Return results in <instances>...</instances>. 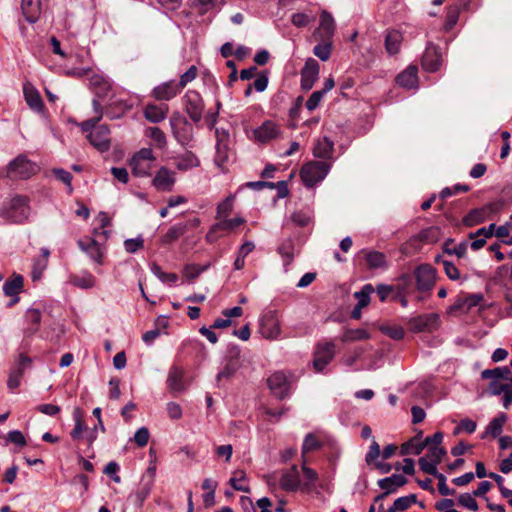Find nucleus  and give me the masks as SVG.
Listing matches in <instances>:
<instances>
[{"label": "nucleus", "instance_id": "obj_1", "mask_svg": "<svg viewBox=\"0 0 512 512\" xmlns=\"http://www.w3.org/2000/svg\"><path fill=\"white\" fill-rule=\"evenodd\" d=\"M29 198L16 195L0 207V217L9 223L22 224L30 216Z\"/></svg>", "mask_w": 512, "mask_h": 512}, {"label": "nucleus", "instance_id": "obj_2", "mask_svg": "<svg viewBox=\"0 0 512 512\" xmlns=\"http://www.w3.org/2000/svg\"><path fill=\"white\" fill-rule=\"evenodd\" d=\"M330 168L326 161H311L302 166L300 176L305 186L313 187L327 176Z\"/></svg>", "mask_w": 512, "mask_h": 512}, {"label": "nucleus", "instance_id": "obj_3", "mask_svg": "<svg viewBox=\"0 0 512 512\" xmlns=\"http://www.w3.org/2000/svg\"><path fill=\"white\" fill-rule=\"evenodd\" d=\"M169 123L176 141L182 146H187L193 139L191 123L180 112H174L170 117Z\"/></svg>", "mask_w": 512, "mask_h": 512}, {"label": "nucleus", "instance_id": "obj_4", "mask_svg": "<svg viewBox=\"0 0 512 512\" xmlns=\"http://www.w3.org/2000/svg\"><path fill=\"white\" fill-rule=\"evenodd\" d=\"M500 207V203L491 202L483 207L472 209L463 218V224L466 227H473L475 225L481 224L485 222L487 219L492 218L494 214L498 213Z\"/></svg>", "mask_w": 512, "mask_h": 512}, {"label": "nucleus", "instance_id": "obj_5", "mask_svg": "<svg viewBox=\"0 0 512 512\" xmlns=\"http://www.w3.org/2000/svg\"><path fill=\"white\" fill-rule=\"evenodd\" d=\"M416 289L421 292H429L436 282V269L430 264H421L414 270Z\"/></svg>", "mask_w": 512, "mask_h": 512}, {"label": "nucleus", "instance_id": "obj_6", "mask_svg": "<svg viewBox=\"0 0 512 512\" xmlns=\"http://www.w3.org/2000/svg\"><path fill=\"white\" fill-rule=\"evenodd\" d=\"M185 111L194 123H199L205 109L204 101L195 90H188L183 97Z\"/></svg>", "mask_w": 512, "mask_h": 512}, {"label": "nucleus", "instance_id": "obj_7", "mask_svg": "<svg viewBox=\"0 0 512 512\" xmlns=\"http://www.w3.org/2000/svg\"><path fill=\"white\" fill-rule=\"evenodd\" d=\"M407 324L414 333L433 332L439 326V315L436 313L421 314L409 318Z\"/></svg>", "mask_w": 512, "mask_h": 512}, {"label": "nucleus", "instance_id": "obj_8", "mask_svg": "<svg viewBox=\"0 0 512 512\" xmlns=\"http://www.w3.org/2000/svg\"><path fill=\"white\" fill-rule=\"evenodd\" d=\"M335 356L333 342H320L314 351L313 366L317 372H322Z\"/></svg>", "mask_w": 512, "mask_h": 512}, {"label": "nucleus", "instance_id": "obj_9", "mask_svg": "<svg viewBox=\"0 0 512 512\" xmlns=\"http://www.w3.org/2000/svg\"><path fill=\"white\" fill-rule=\"evenodd\" d=\"M335 21L333 16L326 10L320 14L319 26L315 29L313 37L315 40H331L333 41L335 33Z\"/></svg>", "mask_w": 512, "mask_h": 512}, {"label": "nucleus", "instance_id": "obj_10", "mask_svg": "<svg viewBox=\"0 0 512 512\" xmlns=\"http://www.w3.org/2000/svg\"><path fill=\"white\" fill-rule=\"evenodd\" d=\"M267 384L272 394L282 400L289 395L290 384L286 375L281 372L273 373L268 379Z\"/></svg>", "mask_w": 512, "mask_h": 512}, {"label": "nucleus", "instance_id": "obj_11", "mask_svg": "<svg viewBox=\"0 0 512 512\" xmlns=\"http://www.w3.org/2000/svg\"><path fill=\"white\" fill-rule=\"evenodd\" d=\"M320 66L314 58H308L301 70V88L309 91L319 76Z\"/></svg>", "mask_w": 512, "mask_h": 512}, {"label": "nucleus", "instance_id": "obj_12", "mask_svg": "<svg viewBox=\"0 0 512 512\" xmlns=\"http://www.w3.org/2000/svg\"><path fill=\"white\" fill-rule=\"evenodd\" d=\"M422 67L427 72H436L442 65V53L440 48L429 43L422 57Z\"/></svg>", "mask_w": 512, "mask_h": 512}, {"label": "nucleus", "instance_id": "obj_13", "mask_svg": "<svg viewBox=\"0 0 512 512\" xmlns=\"http://www.w3.org/2000/svg\"><path fill=\"white\" fill-rule=\"evenodd\" d=\"M281 332L280 322L273 313L264 315L260 320L259 333L266 339L274 340Z\"/></svg>", "mask_w": 512, "mask_h": 512}, {"label": "nucleus", "instance_id": "obj_14", "mask_svg": "<svg viewBox=\"0 0 512 512\" xmlns=\"http://www.w3.org/2000/svg\"><path fill=\"white\" fill-rule=\"evenodd\" d=\"M91 145L99 151L104 152L110 148V130L107 125L97 126L93 132L87 135Z\"/></svg>", "mask_w": 512, "mask_h": 512}, {"label": "nucleus", "instance_id": "obj_15", "mask_svg": "<svg viewBox=\"0 0 512 512\" xmlns=\"http://www.w3.org/2000/svg\"><path fill=\"white\" fill-rule=\"evenodd\" d=\"M35 166L25 156H18L8 165V173L20 178H28L34 173Z\"/></svg>", "mask_w": 512, "mask_h": 512}, {"label": "nucleus", "instance_id": "obj_16", "mask_svg": "<svg viewBox=\"0 0 512 512\" xmlns=\"http://www.w3.org/2000/svg\"><path fill=\"white\" fill-rule=\"evenodd\" d=\"M280 486L287 492H295L301 486L300 473L298 467L293 465L290 469L285 470L280 478Z\"/></svg>", "mask_w": 512, "mask_h": 512}, {"label": "nucleus", "instance_id": "obj_17", "mask_svg": "<svg viewBox=\"0 0 512 512\" xmlns=\"http://www.w3.org/2000/svg\"><path fill=\"white\" fill-rule=\"evenodd\" d=\"M181 92L180 87L174 81H167L156 86L152 91V96L159 101H169Z\"/></svg>", "mask_w": 512, "mask_h": 512}, {"label": "nucleus", "instance_id": "obj_18", "mask_svg": "<svg viewBox=\"0 0 512 512\" xmlns=\"http://www.w3.org/2000/svg\"><path fill=\"white\" fill-rule=\"evenodd\" d=\"M253 134L255 140L261 143H266L279 136L280 128L276 123L267 120L263 122L260 127L256 128L253 131Z\"/></svg>", "mask_w": 512, "mask_h": 512}, {"label": "nucleus", "instance_id": "obj_19", "mask_svg": "<svg viewBox=\"0 0 512 512\" xmlns=\"http://www.w3.org/2000/svg\"><path fill=\"white\" fill-rule=\"evenodd\" d=\"M24 98L30 109L37 113H43L44 102L41 98L40 93L30 83H26L23 86Z\"/></svg>", "mask_w": 512, "mask_h": 512}, {"label": "nucleus", "instance_id": "obj_20", "mask_svg": "<svg viewBox=\"0 0 512 512\" xmlns=\"http://www.w3.org/2000/svg\"><path fill=\"white\" fill-rule=\"evenodd\" d=\"M175 183L174 172L170 171L165 166H162L156 173L152 184L153 186L162 191H170Z\"/></svg>", "mask_w": 512, "mask_h": 512}, {"label": "nucleus", "instance_id": "obj_21", "mask_svg": "<svg viewBox=\"0 0 512 512\" xmlns=\"http://www.w3.org/2000/svg\"><path fill=\"white\" fill-rule=\"evenodd\" d=\"M417 67L410 65L396 77V83L403 88L413 89L418 86Z\"/></svg>", "mask_w": 512, "mask_h": 512}, {"label": "nucleus", "instance_id": "obj_22", "mask_svg": "<svg viewBox=\"0 0 512 512\" xmlns=\"http://www.w3.org/2000/svg\"><path fill=\"white\" fill-rule=\"evenodd\" d=\"M168 111L167 104H147L144 108V116L151 123H159L167 117Z\"/></svg>", "mask_w": 512, "mask_h": 512}, {"label": "nucleus", "instance_id": "obj_23", "mask_svg": "<svg viewBox=\"0 0 512 512\" xmlns=\"http://www.w3.org/2000/svg\"><path fill=\"white\" fill-rule=\"evenodd\" d=\"M407 483V479L400 474H393L389 477L379 479L377 484L384 490V495L394 493L397 488L404 486Z\"/></svg>", "mask_w": 512, "mask_h": 512}, {"label": "nucleus", "instance_id": "obj_24", "mask_svg": "<svg viewBox=\"0 0 512 512\" xmlns=\"http://www.w3.org/2000/svg\"><path fill=\"white\" fill-rule=\"evenodd\" d=\"M183 371L176 366H173L168 373L167 385L174 392H183L187 389V383L184 381Z\"/></svg>", "mask_w": 512, "mask_h": 512}, {"label": "nucleus", "instance_id": "obj_25", "mask_svg": "<svg viewBox=\"0 0 512 512\" xmlns=\"http://www.w3.org/2000/svg\"><path fill=\"white\" fill-rule=\"evenodd\" d=\"M77 245L93 261H95L98 264H102L103 253L101 251V247H100L99 243L96 240L90 239L88 242H85L80 239L77 241Z\"/></svg>", "mask_w": 512, "mask_h": 512}, {"label": "nucleus", "instance_id": "obj_26", "mask_svg": "<svg viewBox=\"0 0 512 512\" xmlns=\"http://www.w3.org/2000/svg\"><path fill=\"white\" fill-rule=\"evenodd\" d=\"M334 142L328 137L318 139L314 148L313 155L320 159H330L333 155Z\"/></svg>", "mask_w": 512, "mask_h": 512}, {"label": "nucleus", "instance_id": "obj_27", "mask_svg": "<svg viewBox=\"0 0 512 512\" xmlns=\"http://www.w3.org/2000/svg\"><path fill=\"white\" fill-rule=\"evenodd\" d=\"M21 9L26 21L35 23L40 15V0H22Z\"/></svg>", "mask_w": 512, "mask_h": 512}, {"label": "nucleus", "instance_id": "obj_28", "mask_svg": "<svg viewBox=\"0 0 512 512\" xmlns=\"http://www.w3.org/2000/svg\"><path fill=\"white\" fill-rule=\"evenodd\" d=\"M365 260L369 269L386 270L389 266L385 254L376 250L366 251Z\"/></svg>", "mask_w": 512, "mask_h": 512}, {"label": "nucleus", "instance_id": "obj_29", "mask_svg": "<svg viewBox=\"0 0 512 512\" xmlns=\"http://www.w3.org/2000/svg\"><path fill=\"white\" fill-rule=\"evenodd\" d=\"M199 165V159L194 153L190 151H187L183 155L176 157L174 160V166L179 171H187L192 168L198 167Z\"/></svg>", "mask_w": 512, "mask_h": 512}, {"label": "nucleus", "instance_id": "obj_30", "mask_svg": "<svg viewBox=\"0 0 512 512\" xmlns=\"http://www.w3.org/2000/svg\"><path fill=\"white\" fill-rule=\"evenodd\" d=\"M506 421V414L503 412L499 413L498 416H496L489 422L488 426L486 427L485 433L482 435V438H484L488 434L491 435L493 438H497L498 436H500Z\"/></svg>", "mask_w": 512, "mask_h": 512}, {"label": "nucleus", "instance_id": "obj_31", "mask_svg": "<svg viewBox=\"0 0 512 512\" xmlns=\"http://www.w3.org/2000/svg\"><path fill=\"white\" fill-rule=\"evenodd\" d=\"M278 253L282 257L283 264L285 268L293 262L294 260V251H295V245L292 238H288L284 240L277 249Z\"/></svg>", "mask_w": 512, "mask_h": 512}, {"label": "nucleus", "instance_id": "obj_32", "mask_svg": "<svg viewBox=\"0 0 512 512\" xmlns=\"http://www.w3.org/2000/svg\"><path fill=\"white\" fill-rule=\"evenodd\" d=\"M187 232V224H174L168 231L161 237V243L169 245L177 241L181 236Z\"/></svg>", "mask_w": 512, "mask_h": 512}, {"label": "nucleus", "instance_id": "obj_33", "mask_svg": "<svg viewBox=\"0 0 512 512\" xmlns=\"http://www.w3.org/2000/svg\"><path fill=\"white\" fill-rule=\"evenodd\" d=\"M403 36L398 30L388 31L385 37V48L390 55L398 53Z\"/></svg>", "mask_w": 512, "mask_h": 512}, {"label": "nucleus", "instance_id": "obj_34", "mask_svg": "<svg viewBox=\"0 0 512 512\" xmlns=\"http://www.w3.org/2000/svg\"><path fill=\"white\" fill-rule=\"evenodd\" d=\"M239 367L240 364L237 355L229 357L224 368L217 374V382L233 377Z\"/></svg>", "mask_w": 512, "mask_h": 512}, {"label": "nucleus", "instance_id": "obj_35", "mask_svg": "<svg viewBox=\"0 0 512 512\" xmlns=\"http://www.w3.org/2000/svg\"><path fill=\"white\" fill-rule=\"evenodd\" d=\"M317 45L313 48V54L321 61L329 60L332 52L333 41L331 40H316Z\"/></svg>", "mask_w": 512, "mask_h": 512}, {"label": "nucleus", "instance_id": "obj_36", "mask_svg": "<svg viewBox=\"0 0 512 512\" xmlns=\"http://www.w3.org/2000/svg\"><path fill=\"white\" fill-rule=\"evenodd\" d=\"M313 219L312 213L309 210H299L291 214L289 221L294 223L298 227H306L311 224ZM288 224V220L284 222V225Z\"/></svg>", "mask_w": 512, "mask_h": 512}, {"label": "nucleus", "instance_id": "obj_37", "mask_svg": "<svg viewBox=\"0 0 512 512\" xmlns=\"http://www.w3.org/2000/svg\"><path fill=\"white\" fill-rule=\"evenodd\" d=\"M70 282L81 289H90L95 286L96 278L89 272H84L82 275H73Z\"/></svg>", "mask_w": 512, "mask_h": 512}, {"label": "nucleus", "instance_id": "obj_38", "mask_svg": "<svg viewBox=\"0 0 512 512\" xmlns=\"http://www.w3.org/2000/svg\"><path fill=\"white\" fill-rule=\"evenodd\" d=\"M23 288V277L15 275L3 285V292L6 296H16Z\"/></svg>", "mask_w": 512, "mask_h": 512}, {"label": "nucleus", "instance_id": "obj_39", "mask_svg": "<svg viewBox=\"0 0 512 512\" xmlns=\"http://www.w3.org/2000/svg\"><path fill=\"white\" fill-rule=\"evenodd\" d=\"M130 106L125 101H115L106 108V115L109 119H118L124 115Z\"/></svg>", "mask_w": 512, "mask_h": 512}, {"label": "nucleus", "instance_id": "obj_40", "mask_svg": "<svg viewBox=\"0 0 512 512\" xmlns=\"http://www.w3.org/2000/svg\"><path fill=\"white\" fill-rule=\"evenodd\" d=\"M244 223H245V219L242 217H234V218L225 217L223 219L218 220V222H216L214 224V229H220V230H224L227 232H231L234 229H236L238 226H240Z\"/></svg>", "mask_w": 512, "mask_h": 512}, {"label": "nucleus", "instance_id": "obj_41", "mask_svg": "<svg viewBox=\"0 0 512 512\" xmlns=\"http://www.w3.org/2000/svg\"><path fill=\"white\" fill-rule=\"evenodd\" d=\"M425 447L426 443L424 441L417 442V437H413L401 446L400 452L401 455H419L422 453Z\"/></svg>", "mask_w": 512, "mask_h": 512}, {"label": "nucleus", "instance_id": "obj_42", "mask_svg": "<svg viewBox=\"0 0 512 512\" xmlns=\"http://www.w3.org/2000/svg\"><path fill=\"white\" fill-rule=\"evenodd\" d=\"M234 201L235 196L229 195L221 203L218 204L216 213L217 220L228 217L232 213L234 209Z\"/></svg>", "mask_w": 512, "mask_h": 512}, {"label": "nucleus", "instance_id": "obj_43", "mask_svg": "<svg viewBox=\"0 0 512 512\" xmlns=\"http://www.w3.org/2000/svg\"><path fill=\"white\" fill-rule=\"evenodd\" d=\"M130 166L132 169V173L135 176L143 177L148 176L150 173V170L153 167V162L150 161H140V160H130Z\"/></svg>", "mask_w": 512, "mask_h": 512}, {"label": "nucleus", "instance_id": "obj_44", "mask_svg": "<svg viewBox=\"0 0 512 512\" xmlns=\"http://www.w3.org/2000/svg\"><path fill=\"white\" fill-rule=\"evenodd\" d=\"M510 375L511 371L507 366L486 369L481 373L483 379H508Z\"/></svg>", "mask_w": 512, "mask_h": 512}, {"label": "nucleus", "instance_id": "obj_45", "mask_svg": "<svg viewBox=\"0 0 512 512\" xmlns=\"http://www.w3.org/2000/svg\"><path fill=\"white\" fill-rule=\"evenodd\" d=\"M374 292L372 284H365L360 291L354 293V297L358 300L359 308H364L370 303V296Z\"/></svg>", "mask_w": 512, "mask_h": 512}, {"label": "nucleus", "instance_id": "obj_46", "mask_svg": "<svg viewBox=\"0 0 512 512\" xmlns=\"http://www.w3.org/2000/svg\"><path fill=\"white\" fill-rule=\"evenodd\" d=\"M246 480V473L242 470L234 472L229 480V484L236 491L250 492V488L243 484Z\"/></svg>", "mask_w": 512, "mask_h": 512}, {"label": "nucleus", "instance_id": "obj_47", "mask_svg": "<svg viewBox=\"0 0 512 512\" xmlns=\"http://www.w3.org/2000/svg\"><path fill=\"white\" fill-rule=\"evenodd\" d=\"M151 272L163 283H175L178 280V276L175 273H166L162 268L153 263L150 266Z\"/></svg>", "mask_w": 512, "mask_h": 512}, {"label": "nucleus", "instance_id": "obj_48", "mask_svg": "<svg viewBox=\"0 0 512 512\" xmlns=\"http://www.w3.org/2000/svg\"><path fill=\"white\" fill-rule=\"evenodd\" d=\"M369 338V333L364 329H347L341 336L343 342L358 341Z\"/></svg>", "mask_w": 512, "mask_h": 512}, {"label": "nucleus", "instance_id": "obj_49", "mask_svg": "<svg viewBox=\"0 0 512 512\" xmlns=\"http://www.w3.org/2000/svg\"><path fill=\"white\" fill-rule=\"evenodd\" d=\"M146 135L150 137L159 148H164L167 144L164 132L158 127H149L146 130Z\"/></svg>", "mask_w": 512, "mask_h": 512}, {"label": "nucleus", "instance_id": "obj_50", "mask_svg": "<svg viewBox=\"0 0 512 512\" xmlns=\"http://www.w3.org/2000/svg\"><path fill=\"white\" fill-rule=\"evenodd\" d=\"M52 171H53V174L56 176V178L66 185L68 194H72V192H73V186H72L73 176H72V174L69 171L62 169V168H54Z\"/></svg>", "mask_w": 512, "mask_h": 512}, {"label": "nucleus", "instance_id": "obj_51", "mask_svg": "<svg viewBox=\"0 0 512 512\" xmlns=\"http://www.w3.org/2000/svg\"><path fill=\"white\" fill-rule=\"evenodd\" d=\"M417 503V498L415 494H410L407 496L399 497L397 498L394 503L393 507L397 511H405L407 510L412 504Z\"/></svg>", "mask_w": 512, "mask_h": 512}, {"label": "nucleus", "instance_id": "obj_52", "mask_svg": "<svg viewBox=\"0 0 512 512\" xmlns=\"http://www.w3.org/2000/svg\"><path fill=\"white\" fill-rule=\"evenodd\" d=\"M452 240L449 239L444 244V251L450 255H456L458 258H462L465 256L467 251V242H461L458 245L454 246L453 248H450V244H452Z\"/></svg>", "mask_w": 512, "mask_h": 512}, {"label": "nucleus", "instance_id": "obj_53", "mask_svg": "<svg viewBox=\"0 0 512 512\" xmlns=\"http://www.w3.org/2000/svg\"><path fill=\"white\" fill-rule=\"evenodd\" d=\"M381 332L389 336L393 340H402L405 335L403 327L398 325H384L380 328Z\"/></svg>", "mask_w": 512, "mask_h": 512}, {"label": "nucleus", "instance_id": "obj_54", "mask_svg": "<svg viewBox=\"0 0 512 512\" xmlns=\"http://www.w3.org/2000/svg\"><path fill=\"white\" fill-rule=\"evenodd\" d=\"M322 447V443L311 433L307 434L302 445V454L318 450Z\"/></svg>", "mask_w": 512, "mask_h": 512}, {"label": "nucleus", "instance_id": "obj_55", "mask_svg": "<svg viewBox=\"0 0 512 512\" xmlns=\"http://www.w3.org/2000/svg\"><path fill=\"white\" fill-rule=\"evenodd\" d=\"M209 267V264L200 266L198 264H187L184 267V275L189 280L196 279L202 272H204Z\"/></svg>", "mask_w": 512, "mask_h": 512}, {"label": "nucleus", "instance_id": "obj_56", "mask_svg": "<svg viewBox=\"0 0 512 512\" xmlns=\"http://www.w3.org/2000/svg\"><path fill=\"white\" fill-rule=\"evenodd\" d=\"M474 497L473 493H463L458 497V503L471 511H477L478 503Z\"/></svg>", "mask_w": 512, "mask_h": 512}, {"label": "nucleus", "instance_id": "obj_57", "mask_svg": "<svg viewBox=\"0 0 512 512\" xmlns=\"http://www.w3.org/2000/svg\"><path fill=\"white\" fill-rule=\"evenodd\" d=\"M418 464L420 469L429 475L436 476L439 472L437 470V465L435 462L427 459V457H420L418 460Z\"/></svg>", "mask_w": 512, "mask_h": 512}, {"label": "nucleus", "instance_id": "obj_58", "mask_svg": "<svg viewBox=\"0 0 512 512\" xmlns=\"http://www.w3.org/2000/svg\"><path fill=\"white\" fill-rule=\"evenodd\" d=\"M469 190L470 187L466 184H456L453 187H445L440 192V198L445 199L461 192H468Z\"/></svg>", "mask_w": 512, "mask_h": 512}, {"label": "nucleus", "instance_id": "obj_59", "mask_svg": "<svg viewBox=\"0 0 512 512\" xmlns=\"http://www.w3.org/2000/svg\"><path fill=\"white\" fill-rule=\"evenodd\" d=\"M412 285V276L408 273H403L397 278V290L400 294H406Z\"/></svg>", "mask_w": 512, "mask_h": 512}, {"label": "nucleus", "instance_id": "obj_60", "mask_svg": "<svg viewBox=\"0 0 512 512\" xmlns=\"http://www.w3.org/2000/svg\"><path fill=\"white\" fill-rule=\"evenodd\" d=\"M445 455L446 450L443 447L430 446L424 457H427V459L439 464Z\"/></svg>", "mask_w": 512, "mask_h": 512}, {"label": "nucleus", "instance_id": "obj_61", "mask_svg": "<svg viewBox=\"0 0 512 512\" xmlns=\"http://www.w3.org/2000/svg\"><path fill=\"white\" fill-rule=\"evenodd\" d=\"M32 359L25 354H20L19 359L16 362L15 366L11 369L14 372H19L22 376L25 371L31 367Z\"/></svg>", "mask_w": 512, "mask_h": 512}, {"label": "nucleus", "instance_id": "obj_62", "mask_svg": "<svg viewBox=\"0 0 512 512\" xmlns=\"http://www.w3.org/2000/svg\"><path fill=\"white\" fill-rule=\"evenodd\" d=\"M198 69L196 66H191L185 73L180 76L178 86L182 90L188 83L192 82L197 77Z\"/></svg>", "mask_w": 512, "mask_h": 512}, {"label": "nucleus", "instance_id": "obj_63", "mask_svg": "<svg viewBox=\"0 0 512 512\" xmlns=\"http://www.w3.org/2000/svg\"><path fill=\"white\" fill-rule=\"evenodd\" d=\"M302 471L306 479V482L303 484V486L307 489H310V487L314 485V483L318 480V474L315 470L306 466L305 463L302 465Z\"/></svg>", "mask_w": 512, "mask_h": 512}, {"label": "nucleus", "instance_id": "obj_64", "mask_svg": "<svg viewBox=\"0 0 512 512\" xmlns=\"http://www.w3.org/2000/svg\"><path fill=\"white\" fill-rule=\"evenodd\" d=\"M150 437L149 430L146 427L139 428L134 434V441L139 447H145Z\"/></svg>", "mask_w": 512, "mask_h": 512}]
</instances>
